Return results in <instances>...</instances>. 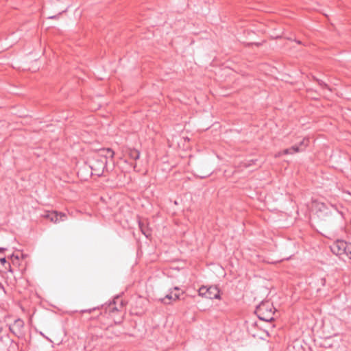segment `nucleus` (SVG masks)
<instances>
[{"label":"nucleus","mask_w":351,"mask_h":351,"mask_svg":"<svg viewBox=\"0 0 351 351\" xmlns=\"http://www.w3.org/2000/svg\"><path fill=\"white\" fill-rule=\"evenodd\" d=\"M255 313L259 319L270 322L274 319V307L269 301L262 302L256 306Z\"/></svg>","instance_id":"nucleus-1"},{"label":"nucleus","mask_w":351,"mask_h":351,"mask_svg":"<svg viewBox=\"0 0 351 351\" xmlns=\"http://www.w3.org/2000/svg\"><path fill=\"white\" fill-rule=\"evenodd\" d=\"M107 160L103 155H98L97 154L93 157V161L90 165L92 173L100 177L103 176L104 171H108Z\"/></svg>","instance_id":"nucleus-2"},{"label":"nucleus","mask_w":351,"mask_h":351,"mask_svg":"<svg viewBox=\"0 0 351 351\" xmlns=\"http://www.w3.org/2000/svg\"><path fill=\"white\" fill-rule=\"evenodd\" d=\"M19 344L8 335L0 337V351H19Z\"/></svg>","instance_id":"nucleus-3"},{"label":"nucleus","mask_w":351,"mask_h":351,"mask_svg":"<svg viewBox=\"0 0 351 351\" xmlns=\"http://www.w3.org/2000/svg\"><path fill=\"white\" fill-rule=\"evenodd\" d=\"M198 293L199 296L211 300L220 298V291L217 286H202L198 290Z\"/></svg>","instance_id":"nucleus-4"},{"label":"nucleus","mask_w":351,"mask_h":351,"mask_svg":"<svg viewBox=\"0 0 351 351\" xmlns=\"http://www.w3.org/2000/svg\"><path fill=\"white\" fill-rule=\"evenodd\" d=\"M100 309L104 310L105 314L108 312L110 315L114 313L115 312L119 311L118 308L115 306V302H110L108 304L101 305L100 306L93 307L88 309L81 310L80 313H90L92 312L99 311Z\"/></svg>","instance_id":"nucleus-5"},{"label":"nucleus","mask_w":351,"mask_h":351,"mask_svg":"<svg viewBox=\"0 0 351 351\" xmlns=\"http://www.w3.org/2000/svg\"><path fill=\"white\" fill-rule=\"evenodd\" d=\"M347 242L343 240H337L330 245L331 252L337 255L341 256L346 254Z\"/></svg>","instance_id":"nucleus-6"},{"label":"nucleus","mask_w":351,"mask_h":351,"mask_svg":"<svg viewBox=\"0 0 351 351\" xmlns=\"http://www.w3.org/2000/svg\"><path fill=\"white\" fill-rule=\"evenodd\" d=\"M24 322L21 319L14 320V323L9 326V330L15 336L20 337L23 335Z\"/></svg>","instance_id":"nucleus-7"},{"label":"nucleus","mask_w":351,"mask_h":351,"mask_svg":"<svg viewBox=\"0 0 351 351\" xmlns=\"http://www.w3.org/2000/svg\"><path fill=\"white\" fill-rule=\"evenodd\" d=\"M43 217L51 222L57 223L59 221H64L66 215L63 213H58L57 211H47Z\"/></svg>","instance_id":"nucleus-8"},{"label":"nucleus","mask_w":351,"mask_h":351,"mask_svg":"<svg viewBox=\"0 0 351 351\" xmlns=\"http://www.w3.org/2000/svg\"><path fill=\"white\" fill-rule=\"evenodd\" d=\"M310 139L308 137H304L299 144H296L292 146L293 151L295 152H304L306 148L309 145Z\"/></svg>","instance_id":"nucleus-9"},{"label":"nucleus","mask_w":351,"mask_h":351,"mask_svg":"<svg viewBox=\"0 0 351 351\" xmlns=\"http://www.w3.org/2000/svg\"><path fill=\"white\" fill-rule=\"evenodd\" d=\"M105 329L103 328H97L96 326H90V334L91 335L92 340H97L98 339L103 338L105 333Z\"/></svg>","instance_id":"nucleus-10"},{"label":"nucleus","mask_w":351,"mask_h":351,"mask_svg":"<svg viewBox=\"0 0 351 351\" xmlns=\"http://www.w3.org/2000/svg\"><path fill=\"white\" fill-rule=\"evenodd\" d=\"M125 153L128 154L130 159L134 160L139 159L141 155V153L138 149L131 147H127L125 149Z\"/></svg>","instance_id":"nucleus-11"},{"label":"nucleus","mask_w":351,"mask_h":351,"mask_svg":"<svg viewBox=\"0 0 351 351\" xmlns=\"http://www.w3.org/2000/svg\"><path fill=\"white\" fill-rule=\"evenodd\" d=\"M98 155H103L108 161V158H110L111 160H113L114 156V152L110 149V148H104L101 149L98 151L97 153Z\"/></svg>","instance_id":"nucleus-12"},{"label":"nucleus","mask_w":351,"mask_h":351,"mask_svg":"<svg viewBox=\"0 0 351 351\" xmlns=\"http://www.w3.org/2000/svg\"><path fill=\"white\" fill-rule=\"evenodd\" d=\"M160 300L163 304H170V300H173V291H171V289L170 290V293L169 294H167L165 298H161Z\"/></svg>","instance_id":"nucleus-13"},{"label":"nucleus","mask_w":351,"mask_h":351,"mask_svg":"<svg viewBox=\"0 0 351 351\" xmlns=\"http://www.w3.org/2000/svg\"><path fill=\"white\" fill-rule=\"evenodd\" d=\"M138 226H139V228L141 230V231L142 232V233L146 236V237H148L147 235V228L144 223V222L141 221H138Z\"/></svg>","instance_id":"nucleus-14"},{"label":"nucleus","mask_w":351,"mask_h":351,"mask_svg":"<svg viewBox=\"0 0 351 351\" xmlns=\"http://www.w3.org/2000/svg\"><path fill=\"white\" fill-rule=\"evenodd\" d=\"M315 81L317 82V84L322 88H324V89H328V90H330V88H329L328 85L325 83L324 82H323L322 80H319V79H315Z\"/></svg>","instance_id":"nucleus-15"},{"label":"nucleus","mask_w":351,"mask_h":351,"mask_svg":"<svg viewBox=\"0 0 351 351\" xmlns=\"http://www.w3.org/2000/svg\"><path fill=\"white\" fill-rule=\"evenodd\" d=\"M345 254L351 259V243H347Z\"/></svg>","instance_id":"nucleus-16"},{"label":"nucleus","mask_w":351,"mask_h":351,"mask_svg":"<svg viewBox=\"0 0 351 351\" xmlns=\"http://www.w3.org/2000/svg\"><path fill=\"white\" fill-rule=\"evenodd\" d=\"M263 43H265V41H263L262 43H243V44L245 47H250L252 45L260 47L263 45Z\"/></svg>","instance_id":"nucleus-17"},{"label":"nucleus","mask_w":351,"mask_h":351,"mask_svg":"<svg viewBox=\"0 0 351 351\" xmlns=\"http://www.w3.org/2000/svg\"><path fill=\"white\" fill-rule=\"evenodd\" d=\"M256 160H249V161H247V162H245L243 163V167H246V168H247V167H250L251 165H252V164H254V163H255V162H256Z\"/></svg>","instance_id":"nucleus-18"},{"label":"nucleus","mask_w":351,"mask_h":351,"mask_svg":"<svg viewBox=\"0 0 351 351\" xmlns=\"http://www.w3.org/2000/svg\"><path fill=\"white\" fill-rule=\"evenodd\" d=\"M293 153H295V152L293 151L292 146L290 148H287V149H285L283 150V154H285V155L292 154Z\"/></svg>","instance_id":"nucleus-19"},{"label":"nucleus","mask_w":351,"mask_h":351,"mask_svg":"<svg viewBox=\"0 0 351 351\" xmlns=\"http://www.w3.org/2000/svg\"><path fill=\"white\" fill-rule=\"evenodd\" d=\"M64 12V10L60 12L57 15L50 16L48 17V19H57L58 17V16L62 14V13Z\"/></svg>","instance_id":"nucleus-20"},{"label":"nucleus","mask_w":351,"mask_h":351,"mask_svg":"<svg viewBox=\"0 0 351 351\" xmlns=\"http://www.w3.org/2000/svg\"><path fill=\"white\" fill-rule=\"evenodd\" d=\"M173 301H176L180 300V294L179 293H174L173 294Z\"/></svg>","instance_id":"nucleus-21"},{"label":"nucleus","mask_w":351,"mask_h":351,"mask_svg":"<svg viewBox=\"0 0 351 351\" xmlns=\"http://www.w3.org/2000/svg\"><path fill=\"white\" fill-rule=\"evenodd\" d=\"M0 262L1 263L2 265L5 264L7 263L5 257H0Z\"/></svg>","instance_id":"nucleus-22"},{"label":"nucleus","mask_w":351,"mask_h":351,"mask_svg":"<svg viewBox=\"0 0 351 351\" xmlns=\"http://www.w3.org/2000/svg\"><path fill=\"white\" fill-rule=\"evenodd\" d=\"M282 155H284V154H283V150H282V151H281V152H278V153H276V154H275V157H276V158H278V157H280Z\"/></svg>","instance_id":"nucleus-23"},{"label":"nucleus","mask_w":351,"mask_h":351,"mask_svg":"<svg viewBox=\"0 0 351 351\" xmlns=\"http://www.w3.org/2000/svg\"><path fill=\"white\" fill-rule=\"evenodd\" d=\"M6 250L5 247H0V253H3Z\"/></svg>","instance_id":"nucleus-24"},{"label":"nucleus","mask_w":351,"mask_h":351,"mask_svg":"<svg viewBox=\"0 0 351 351\" xmlns=\"http://www.w3.org/2000/svg\"><path fill=\"white\" fill-rule=\"evenodd\" d=\"M101 316H103V313L100 312L97 316V317L99 319Z\"/></svg>","instance_id":"nucleus-25"},{"label":"nucleus","mask_w":351,"mask_h":351,"mask_svg":"<svg viewBox=\"0 0 351 351\" xmlns=\"http://www.w3.org/2000/svg\"><path fill=\"white\" fill-rule=\"evenodd\" d=\"M173 290L178 291V290H180V288H179V287H173Z\"/></svg>","instance_id":"nucleus-26"},{"label":"nucleus","mask_w":351,"mask_h":351,"mask_svg":"<svg viewBox=\"0 0 351 351\" xmlns=\"http://www.w3.org/2000/svg\"><path fill=\"white\" fill-rule=\"evenodd\" d=\"M12 257H15L16 259H19L18 256H15L14 254H12Z\"/></svg>","instance_id":"nucleus-27"},{"label":"nucleus","mask_w":351,"mask_h":351,"mask_svg":"<svg viewBox=\"0 0 351 351\" xmlns=\"http://www.w3.org/2000/svg\"><path fill=\"white\" fill-rule=\"evenodd\" d=\"M202 178H206V176H201Z\"/></svg>","instance_id":"nucleus-28"}]
</instances>
